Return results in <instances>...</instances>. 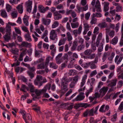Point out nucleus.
<instances>
[{
	"label": "nucleus",
	"mask_w": 123,
	"mask_h": 123,
	"mask_svg": "<svg viewBox=\"0 0 123 123\" xmlns=\"http://www.w3.org/2000/svg\"><path fill=\"white\" fill-rule=\"evenodd\" d=\"M70 82L69 78L68 79L67 77H64L62 78L61 89L60 91L61 93L64 94L68 90V83Z\"/></svg>",
	"instance_id": "obj_1"
},
{
	"label": "nucleus",
	"mask_w": 123,
	"mask_h": 123,
	"mask_svg": "<svg viewBox=\"0 0 123 123\" xmlns=\"http://www.w3.org/2000/svg\"><path fill=\"white\" fill-rule=\"evenodd\" d=\"M87 77V74H85L82 76L80 86V88L78 90L79 92L83 91L85 90V86H84L83 88L81 87L85 85L86 82V80Z\"/></svg>",
	"instance_id": "obj_2"
},
{
	"label": "nucleus",
	"mask_w": 123,
	"mask_h": 123,
	"mask_svg": "<svg viewBox=\"0 0 123 123\" xmlns=\"http://www.w3.org/2000/svg\"><path fill=\"white\" fill-rule=\"evenodd\" d=\"M28 68L29 70L27 72V74L30 78L32 79L34 77V72L36 70V68L34 67H29Z\"/></svg>",
	"instance_id": "obj_3"
},
{
	"label": "nucleus",
	"mask_w": 123,
	"mask_h": 123,
	"mask_svg": "<svg viewBox=\"0 0 123 123\" xmlns=\"http://www.w3.org/2000/svg\"><path fill=\"white\" fill-rule=\"evenodd\" d=\"M88 4L85 6L82 7L79 6H77L76 9H77L75 11L78 13H80L81 12H83L84 11H86L88 9Z\"/></svg>",
	"instance_id": "obj_4"
},
{
	"label": "nucleus",
	"mask_w": 123,
	"mask_h": 123,
	"mask_svg": "<svg viewBox=\"0 0 123 123\" xmlns=\"http://www.w3.org/2000/svg\"><path fill=\"white\" fill-rule=\"evenodd\" d=\"M57 34L55 30H52L50 32V38L51 40H54L57 39Z\"/></svg>",
	"instance_id": "obj_5"
},
{
	"label": "nucleus",
	"mask_w": 123,
	"mask_h": 123,
	"mask_svg": "<svg viewBox=\"0 0 123 123\" xmlns=\"http://www.w3.org/2000/svg\"><path fill=\"white\" fill-rule=\"evenodd\" d=\"M82 29V25H80L78 30L75 29L73 30V33L74 37H77V36L78 34L80 35L81 33Z\"/></svg>",
	"instance_id": "obj_6"
},
{
	"label": "nucleus",
	"mask_w": 123,
	"mask_h": 123,
	"mask_svg": "<svg viewBox=\"0 0 123 123\" xmlns=\"http://www.w3.org/2000/svg\"><path fill=\"white\" fill-rule=\"evenodd\" d=\"M117 82V80L115 78L110 81L108 80L107 81V83H108V86H109L112 87L116 85Z\"/></svg>",
	"instance_id": "obj_7"
},
{
	"label": "nucleus",
	"mask_w": 123,
	"mask_h": 123,
	"mask_svg": "<svg viewBox=\"0 0 123 123\" xmlns=\"http://www.w3.org/2000/svg\"><path fill=\"white\" fill-rule=\"evenodd\" d=\"M38 9L40 12L41 13H44L47 10H49V8L48 6H46L45 8L42 5H39L38 7Z\"/></svg>",
	"instance_id": "obj_8"
},
{
	"label": "nucleus",
	"mask_w": 123,
	"mask_h": 123,
	"mask_svg": "<svg viewBox=\"0 0 123 123\" xmlns=\"http://www.w3.org/2000/svg\"><path fill=\"white\" fill-rule=\"evenodd\" d=\"M95 7L96 9L97 12H100L102 11L101 8L100 4L99 1L98 0H97L95 3Z\"/></svg>",
	"instance_id": "obj_9"
},
{
	"label": "nucleus",
	"mask_w": 123,
	"mask_h": 123,
	"mask_svg": "<svg viewBox=\"0 0 123 123\" xmlns=\"http://www.w3.org/2000/svg\"><path fill=\"white\" fill-rule=\"evenodd\" d=\"M108 89L107 87H103L99 90L100 95H101V97H103L106 94Z\"/></svg>",
	"instance_id": "obj_10"
},
{
	"label": "nucleus",
	"mask_w": 123,
	"mask_h": 123,
	"mask_svg": "<svg viewBox=\"0 0 123 123\" xmlns=\"http://www.w3.org/2000/svg\"><path fill=\"white\" fill-rule=\"evenodd\" d=\"M123 56L117 55L115 59V62L117 65L119 64L123 59Z\"/></svg>",
	"instance_id": "obj_11"
},
{
	"label": "nucleus",
	"mask_w": 123,
	"mask_h": 123,
	"mask_svg": "<svg viewBox=\"0 0 123 123\" xmlns=\"http://www.w3.org/2000/svg\"><path fill=\"white\" fill-rule=\"evenodd\" d=\"M84 94L83 92H80L79 94L75 99V101H81L83 100L85 97Z\"/></svg>",
	"instance_id": "obj_12"
},
{
	"label": "nucleus",
	"mask_w": 123,
	"mask_h": 123,
	"mask_svg": "<svg viewBox=\"0 0 123 123\" xmlns=\"http://www.w3.org/2000/svg\"><path fill=\"white\" fill-rule=\"evenodd\" d=\"M42 24L46 26L48 25L51 22V19L43 18L42 19Z\"/></svg>",
	"instance_id": "obj_13"
},
{
	"label": "nucleus",
	"mask_w": 123,
	"mask_h": 123,
	"mask_svg": "<svg viewBox=\"0 0 123 123\" xmlns=\"http://www.w3.org/2000/svg\"><path fill=\"white\" fill-rule=\"evenodd\" d=\"M54 19L55 20H57L61 19L62 16L61 14L59 13L58 11H56L54 13Z\"/></svg>",
	"instance_id": "obj_14"
},
{
	"label": "nucleus",
	"mask_w": 123,
	"mask_h": 123,
	"mask_svg": "<svg viewBox=\"0 0 123 123\" xmlns=\"http://www.w3.org/2000/svg\"><path fill=\"white\" fill-rule=\"evenodd\" d=\"M80 78V77L78 75H76L75 76L72 77H69V78L70 81H71L73 80V81L76 84L78 81V80Z\"/></svg>",
	"instance_id": "obj_15"
},
{
	"label": "nucleus",
	"mask_w": 123,
	"mask_h": 123,
	"mask_svg": "<svg viewBox=\"0 0 123 123\" xmlns=\"http://www.w3.org/2000/svg\"><path fill=\"white\" fill-rule=\"evenodd\" d=\"M51 87V84L49 83H48L44 87V88L42 90H40L41 93H44L46 92L47 89H48L49 90L50 89Z\"/></svg>",
	"instance_id": "obj_16"
},
{
	"label": "nucleus",
	"mask_w": 123,
	"mask_h": 123,
	"mask_svg": "<svg viewBox=\"0 0 123 123\" xmlns=\"http://www.w3.org/2000/svg\"><path fill=\"white\" fill-rule=\"evenodd\" d=\"M29 17L25 14L23 18V22L25 26H27L29 25L28 20Z\"/></svg>",
	"instance_id": "obj_17"
},
{
	"label": "nucleus",
	"mask_w": 123,
	"mask_h": 123,
	"mask_svg": "<svg viewBox=\"0 0 123 123\" xmlns=\"http://www.w3.org/2000/svg\"><path fill=\"white\" fill-rule=\"evenodd\" d=\"M95 63L91 61L87 63H86L87 65H89L91 69H96L97 68V66L95 64Z\"/></svg>",
	"instance_id": "obj_18"
},
{
	"label": "nucleus",
	"mask_w": 123,
	"mask_h": 123,
	"mask_svg": "<svg viewBox=\"0 0 123 123\" xmlns=\"http://www.w3.org/2000/svg\"><path fill=\"white\" fill-rule=\"evenodd\" d=\"M11 34L6 33L5 35L3 36V38L5 41L8 42L10 40Z\"/></svg>",
	"instance_id": "obj_19"
},
{
	"label": "nucleus",
	"mask_w": 123,
	"mask_h": 123,
	"mask_svg": "<svg viewBox=\"0 0 123 123\" xmlns=\"http://www.w3.org/2000/svg\"><path fill=\"white\" fill-rule=\"evenodd\" d=\"M67 40L69 42H71L73 39V37L71 34L69 32H68L66 33Z\"/></svg>",
	"instance_id": "obj_20"
},
{
	"label": "nucleus",
	"mask_w": 123,
	"mask_h": 123,
	"mask_svg": "<svg viewBox=\"0 0 123 123\" xmlns=\"http://www.w3.org/2000/svg\"><path fill=\"white\" fill-rule=\"evenodd\" d=\"M16 8L19 13L22 14L23 13L24 10L23 5L21 4L18 5Z\"/></svg>",
	"instance_id": "obj_21"
},
{
	"label": "nucleus",
	"mask_w": 123,
	"mask_h": 123,
	"mask_svg": "<svg viewBox=\"0 0 123 123\" xmlns=\"http://www.w3.org/2000/svg\"><path fill=\"white\" fill-rule=\"evenodd\" d=\"M118 38L117 37L115 36L113 38L110 42V44L113 45H115L117 43Z\"/></svg>",
	"instance_id": "obj_22"
},
{
	"label": "nucleus",
	"mask_w": 123,
	"mask_h": 123,
	"mask_svg": "<svg viewBox=\"0 0 123 123\" xmlns=\"http://www.w3.org/2000/svg\"><path fill=\"white\" fill-rule=\"evenodd\" d=\"M47 66L45 65L44 63H42L38 65L37 66V68L38 69H44L47 68Z\"/></svg>",
	"instance_id": "obj_23"
},
{
	"label": "nucleus",
	"mask_w": 123,
	"mask_h": 123,
	"mask_svg": "<svg viewBox=\"0 0 123 123\" xmlns=\"http://www.w3.org/2000/svg\"><path fill=\"white\" fill-rule=\"evenodd\" d=\"M62 55V53H60L58 54V55L55 58V60L56 62L58 64H60L61 62V60L60 59Z\"/></svg>",
	"instance_id": "obj_24"
},
{
	"label": "nucleus",
	"mask_w": 123,
	"mask_h": 123,
	"mask_svg": "<svg viewBox=\"0 0 123 123\" xmlns=\"http://www.w3.org/2000/svg\"><path fill=\"white\" fill-rule=\"evenodd\" d=\"M104 39H102V41L101 43L100 44V45L98 48V50L99 52H101L103 51V43H104Z\"/></svg>",
	"instance_id": "obj_25"
},
{
	"label": "nucleus",
	"mask_w": 123,
	"mask_h": 123,
	"mask_svg": "<svg viewBox=\"0 0 123 123\" xmlns=\"http://www.w3.org/2000/svg\"><path fill=\"white\" fill-rule=\"evenodd\" d=\"M21 46L22 47L27 48L31 46V44L25 41L23 42L21 44Z\"/></svg>",
	"instance_id": "obj_26"
},
{
	"label": "nucleus",
	"mask_w": 123,
	"mask_h": 123,
	"mask_svg": "<svg viewBox=\"0 0 123 123\" xmlns=\"http://www.w3.org/2000/svg\"><path fill=\"white\" fill-rule=\"evenodd\" d=\"M0 15L4 18H7V15L6 11L5 10H2L0 11Z\"/></svg>",
	"instance_id": "obj_27"
},
{
	"label": "nucleus",
	"mask_w": 123,
	"mask_h": 123,
	"mask_svg": "<svg viewBox=\"0 0 123 123\" xmlns=\"http://www.w3.org/2000/svg\"><path fill=\"white\" fill-rule=\"evenodd\" d=\"M26 117H27V119L26 118V122H25L26 123H29L30 122H32V118L31 115L29 114H26Z\"/></svg>",
	"instance_id": "obj_28"
},
{
	"label": "nucleus",
	"mask_w": 123,
	"mask_h": 123,
	"mask_svg": "<svg viewBox=\"0 0 123 123\" xmlns=\"http://www.w3.org/2000/svg\"><path fill=\"white\" fill-rule=\"evenodd\" d=\"M25 37L26 40L29 42L32 41L31 36H30L29 32L26 34L25 35Z\"/></svg>",
	"instance_id": "obj_29"
},
{
	"label": "nucleus",
	"mask_w": 123,
	"mask_h": 123,
	"mask_svg": "<svg viewBox=\"0 0 123 123\" xmlns=\"http://www.w3.org/2000/svg\"><path fill=\"white\" fill-rule=\"evenodd\" d=\"M78 45L77 42L76 40H74L73 42L72 47L71 48V50L72 51L75 50L76 49Z\"/></svg>",
	"instance_id": "obj_30"
},
{
	"label": "nucleus",
	"mask_w": 123,
	"mask_h": 123,
	"mask_svg": "<svg viewBox=\"0 0 123 123\" xmlns=\"http://www.w3.org/2000/svg\"><path fill=\"white\" fill-rule=\"evenodd\" d=\"M20 90L23 92H26V91H28L29 90V88L28 87L22 84L21 85V87L20 89Z\"/></svg>",
	"instance_id": "obj_31"
},
{
	"label": "nucleus",
	"mask_w": 123,
	"mask_h": 123,
	"mask_svg": "<svg viewBox=\"0 0 123 123\" xmlns=\"http://www.w3.org/2000/svg\"><path fill=\"white\" fill-rule=\"evenodd\" d=\"M98 26L101 28L106 27L107 26V24L105 22H103L99 23Z\"/></svg>",
	"instance_id": "obj_32"
},
{
	"label": "nucleus",
	"mask_w": 123,
	"mask_h": 123,
	"mask_svg": "<svg viewBox=\"0 0 123 123\" xmlns=\"http://www.w3.org/2000/svg\"><path fill=\"white\" fill-rule=\"evenodd\" d=\"M92 52V51L91 49H87L84 51V54L86 56H90Z\"/></svg>",
	"instance_id": "obj_33"
},
{
	"label": "nucleus",
	"mask_w": 123,
	"mask_h": 123,
	"mask_svg": "<svg viewBox=\"0 0 123 123\" xmlns=\"http://www.w3.org/2000/svg\"><path fill=\"white\" fill-rule=\"evenodd\" d=\"M6 33L11 34V27L8 24H7L6 26Z\"/></svg>",
	"instance_id": "obj_34"
},
{
	"label": "nucleus",
	"mask_w": 123,
	"mask_h": 123,
	"mask_svg": "<svg viewBox=\"0 0 123 123\" xmlns=\"http://www.w3.org/2000/svg\"><path fill=\"white\" fill-rule=\"evenodd\" d=\"M71 25L73 28H77L79 26V23L78 22L76 23H71Z\"/></svg>",
	"instance_id": "obj_35"
},
{
	"label": "nucleus",
	"mask_w": 123,
	"mask_h": 123,
	"mask_svg": "<svg viewBox=\"0 0 123 123\" xmlns=\"http://www.w3.org/2000/svg\"><path fill=\"white\" fill-rule=\"evenodd\" d=\"M67 40V38H63L62 39L60 40L58 43V45L60 46L64 44Z\"/></svg>",
	"instance_id": "obj_36"
},
{
	"label": "nucleus",
	"mask_w": 123,
	"mask_h": 123,
	"mask_svg": "<svg viewBox=\"0 0 123 123\" xmlns=\"http://www.w3.org/2000/svg\"><path fill=\"white\" fill-rule=\"evenodd\" d=\"M109 4L107 2H105L104 5V9L105 12L108 11L109 9L108 6Z\"/></svg>",
	"instance_id": "obj_37"
},
{
	"label": "nucleus",
	"mask_w": 123,
	"mask_h": 123,
	"mask_svg": "<svg viewBox=\"0 0 123 123\" xmlns=\"http://www.w3.org/2000/svg\"><path fill=\"white\" fill-rule=\"evenodd\" d=\"M25 51H23L20 54L18 58V60L20 61H22L23 60V57L25 54Z\"/></svg>",
	"instance_id": "obj_38"
},
{
	"label": "nucleus",
	"mask_w": 123,
	"mask_h": 123,
	"mask_svg": "<svg viewBox=\"0 0 123 123\" xmlns=\"http://www.w3.org/2000/svg\"><path fill=\"white\" fill-rule=\"evenodd\" d=\"M50 67L53 68L54 69H56L58 68V66L56 64L53 62H51L49 63Z\"/></svg>",
	"instance_id": "obj_39"
},
{
	"label": "nucleus",
	"mask_w": 123,
	"mask_h": 123,
	"mask_svg": "<svg viewBox=\"0 0 123 123\" xmlns=\"http://www.w3.org/2000/svg\"><path fill=\"white\" fill-rule=\"evenodd\" d=\"M73 106L74 105H71L68 103V104L67 105L66 108L68 110H70L73 108Z\"/></svg>",
	"instance_id": "obj_40"
},
{
	"label": "nucleus",
	"mask_w": 123,
	"mask_h": 123,
	"mask_svg": "<svg viewBox=\"0 0 123 123\" xmlns=\"http://www.w3.org/2000/svg\"><path fill=\"white\" fill-rule=\"evenodd\" d=\"M53 58L51 57L50 56H49L47 58H46L45 59V62L44 63L45 64V65H47V66L48 65L50 59H52Z\"/></svg>",
	"instance_id": "obj_41"
},
{
	"label": "nucleus",
	"mask_w": 123,
	"mask_h": 123,
	"mask_svg": "<svg viewBox=\"0 0 123 123\" xmlns=\"http://www.w3.org/2000/svg\"><path fill=\"white\" fill-rule=\"evenodd\" d=\"M85 47V45L81 44L77 48V50L78 51H80L84 49Z\"/></svg>",
	"instance_id": "obj_42"
},
{
	"label": "nucleus",
	"mask_w": 123,
	"mask_h": 123,
	"mask_svg": "<svg viewBox=\"0 0 123 123\" xmlns=\"http://www.w3.org/2000/svg\"><path fill=\"white\" fill-rule=\"evenodd\" d=\"M25 4L27 7L32 6V1L31 0H28L25 2Z\"/></svg>",
	"instance_id": "obj_43"
},
{
	"label": "nucleus",
	"mask_w": 123,
	"mask_h": 123,
	"mask_svg": "<svg viewBox=\"0 0 123 123\" xmlns=\"http://www.w3.org/2000/svg\"><path fill=\"white\" fill-rule=\"evenodd\" d=\"M91 15V13L90 12H88L85 14V17L86 20H88L90 18Z\"/></svg>",
	"instance_id": "obj_44"
},
{
	"label": "nucleus",
	"mask_w": 123,
	"mask_h": 123,
	"mask_svg": "<svg viewBox=\"0 0 123 123\" xmlns=\"http://www.w3.org/2000/svg\"><path fill=\"white\" fill-rule=\"evenodd\" d=\"M73 73V75L76 74L75 73V70L74 69H71L69 70V71L68 73V74L69 76H72Z\"/></svg>",
	"instance_id": "obj_45"
},
{
	"label": "nucleus",
	"mask_w": 123,
	"mask_h": 123,
	"mask_svg": "<svg viewBox=\"0 0 123 123\" xmlns=\"http://www.w3.org/2000/svg\"><path fill=\"white\" fill-rule=\"evenodd\" d=\"M18 49L17 48L11 49V52L12 53L15 55H18Z\"/></svg>",
	"instance_id": "obj_46"
},
{
	"label": "nucleus",
	"mask_w": 123,
	"mask_h": 123,
	"mask_svg": "<svg viewBox=\"0 0 123 123\" xmlns=\"http://www.w3.org/2000/svg\"><path fill=\"white\" fill-rule=\"evenodd\" d=\"M44 60V59H43L42 58H41L39 59L36 61L34 62V64L35 65H36L38 63L43 62Z\"/></svg>",
	"instance_id": "obj_47"
},
{
	"label": "nucleus",
	"mask_w": 123,
	"mask_h": 123,
	"mask_svg": "<svg viewBox=\"0 0 123 123\" xmlns=\"http://www.w3.org/2000/svg\"><path fill=\"white\" fill-rule=\"evenodd\" d=\"M108 34L111 38H112L115 35V32L114 31L111 30L110 31Z\"/></svg>",
	"instance_id": "obj_48"
},
{
	"label": "nucleus",
	"mask_w": 123,
	"mask_h": 123,
	"mask_svg": "<svg viewBox=\"0 0 123 123\" xmlns=\"http://www.w3.org/2000/svg\"><path fill=\"white\" fill-rule=\"evenodd\" d=\"M97 19L95 18H92L90 22L91 25L95 24L97 22Z\"/></svg>",
	"instance_id": "obj_49"
},
{
	"label": "nucleus",
	"mask_w": 123,
	"mask_h": 123,
	"mask_svg": "<svg viewBox=\"0 0 123 123\" xmlns=\"http://www.w3.org/2000/svg\"><path fill=\"white\" fill-rule=\"evenodd\" d=\"M84 29L85 30L89 31L90 26L89 24L87 23H85L84 24Z\"/></svg>",
	"instance_id": "obj_50"
},
{
	"label": "nucleus",
	"mask_w": 123,
	"mask_h": 123,
	"mask_svg": "<svg viewBox=\"0 0 123 123\" xmlns=\"http://www.w3.org/2000/svg\"><path fill=\"white\" fill-rule=\"evenodd\" d=\"M59 23L57 21H55L52 25V28H54L57 27L59 25Z\"/></svg>",
	"instance_id": "obj_51"
},
{
	"label": "nucleus",
	"mask_w": 123,
	"mask_h": 123,
	"mask_svg": "<svg viewBox=\"0 0 123 123\" xmlns=\"http://www.w3.org/2000/svg\"><path fill=\"white\" fill-rule=\"evenodd\" d=\"M20 0H10L9 2L12 4H17L18 3L20 2Z\"/></svg>",
	"instance_id": "obj_52"
},
{
	"label": "nucleus",
	"mask_w": 123,
	"mask_h": 123,
	"mask_svg": "<svg viewBox=\"0 0 123 123\" xmlns=\"http://www.w3.org/2000/svg\"><path fill=\"white\" fill-rule=\"evenodd\" d=\"M14 29L16 33L19 35H21V31L19 28L15 27L14 28Z\"/></svg>",
	"instance_id": "obj_53"
},
{
	"label": "nucleus",
	"mask_w": 123,
	"mask_h": 123,
	"mask_svg": "<svg viewBox=\"0 0 123 123\" xmlns=\"http://www.w3.org/2000/svg\"><path fill=\"white\" fill-rule=\"evenodd\" d=\"M117 117V114L116 113L112 116V118L111 119V121L113 122H115Z\"/></svg>",
	"instance_id": "obj_54"
},
{
	"label": "nucleus",
	"mask_w": 123,
	"mask_h": 123,
	"mask_svg": "<svg viewBox=\"0 0 123 123\" xmlns=\"http://www.w3.org/2000/svg\"><path fill=\"white\" fill-rule=\"evenodd\" d=\"M74 66L75 68L78 71H80L82 69V68L81 67L78 65L77 64H75Z\"/></svg>",
	"instance_id": "obj_55"
},
{
	"label": "nucleus",
	"mask_w": 123,
	"mask_h": 123,
	"mask_svg": "<svg viewBox=\"0 0 123 123\" xmlns=\"http://www.w3.org/2000/svg\"><path fill=\"white\" fill-rule=\"evenodd\" d=\"M89 116H92L94 115V109L92 108L90 110H88Z\"/></svg>",
	"instance_id": "obj_56"
},
{
	"label": "nucleus",
	"mask_w": 123,
	"mask_h": 123,
	"mask_svg": "<svg viewBox=\"0 0 123 123\" xmlns=\"http://www.w3.org/2000/svg\"><path fill=\"white\" fill-rule=\"evenodd\" d=\"M93 90V87H92L90 88L89 90H88L86 93V97L88 96L89 94L92 92Z\"/></svg>",
	"instance_id": "obj_57"
},
{
	"label": "nucleus",
	"mask_w": 123,
	"mask_h": 123,
	"mask_svg": "<svg viewBox=\"0 0 123 123\" xmlns=\"http://www.w3.org/2000/svg\"><path fill=\"white\" fill-rule=\"evenodd\" d=\"M48 34V31L47 30H46L43 35L42 36L41 38L42 39H44L45 37H47L46 36Z\"/></svg>",
	"instance_id": "obj_58"
},
{
	"label": "nucleus",
	"mask_w": 123,
	"mask_h": 123,
	"mask_svg": "<svg viewBox=\"0 0 123 123\" xmlns=\"http://www.w3.org/2000/svg\"><path fill=\"white\" fill-rule=\"evenodd\" d=\"M18 13L16 12H13L11 13V15L13 18H15L17 17Z\"/></svg>",
	"instance_id": "obj_59"
},
{
	"label": "nucleus",
	"mask_w": 123,
	"mask_h": 123,
	"mask_svg": "<svg viewBox=\"0 0 123 123\" xmlns=\"http://www.w3.org/2000/svg\"><path fill=\"white\" fill-rule=\"evenodd\" d=\"M108 53L107 52H105L104 53L102 59L103 62H104L106 60L108 55Z\"/></svg>",
	"instance_id": "obj_60"
},
{
	"label": "nucleus",
	"mask_w": 123,
	"mask_h": 123,
	"mask_svg": "<svg viewBox=\"0 0 123 123\" xmlns=\"http://www.w3.org/2000/svg\"><path fill=\"white\" fill-rule=\"evenodd\" d=\"M21 28L22 30L25 32H26L27 33L29 32L28 28L25 26H22L21 27Z\"/></svg>",
	"instance_id": "obj_61"
},
{
	"label": "nucleus",
	"mask_w": 123,
	"mask_h": 123,
	"mask_svg": "<svg viewBox=\"0 0 123 123\" xmlns=\"http://www.w3.org/2000/svg\"><path fill=\"white\" fill-rule=\"evenodd\" d=\"M68 54L66 53L62 57L63 59L65 60L66 63L68 61Z\"/></svg>",
	"instance_id": "obj_62"
},
{
	"label": "nucleus",
	"mask_w": 123,
	"mask_h": 123,
	"mask_svg": "<svg viewBox=\"0 0 123 123\" xmlns=\"http://www.w3.org/2000/svg\"><path fill=\"white\" fill-rule=\"evenodd\" d=\"M99 28L98 27H96L95 28L93 33L95 34H97L99 33Z\"/></svg>",
	"instance_id": "obj_63"
},
{
	"label": "nucleus",
	"mask_w": 123,
	"mask_h": 123,
	"mask_svg": "<svg viewBox=\"0 0 123 123\" xmlns=\"http://www.w3.org/2000/svg\"><path fill=\"white\" fill-rule=\"evenodd\" d=\"M35 92L37 95L39 96L42 93L40 90H38L37 89H36L35 90Z\"/></svg>",
	"instance_id": "obj_64"
}]
</instances>
